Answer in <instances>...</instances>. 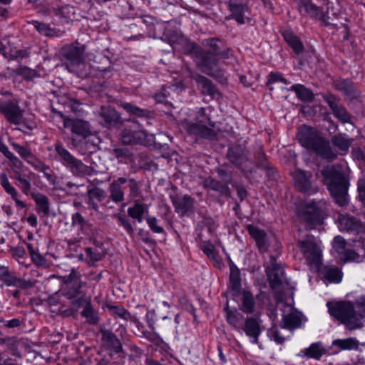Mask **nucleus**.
I'll return each instance as SVG.
<instances>
[{
	"instance_id": "nucleus-13",
	"label": "nucleus",
	"mask_w": 365,
	"mask_h": 365,
	"mask_svg": "<svg viewBox=\"0 0 365 365\" xmlns=\"http://www.w3.org/2000/svg\"><path fill=\"white\" fill-rule=\"evenodd\" d=\"M312 175L310 172L297 170L293 175L294 186L297 190L302 193H314L317 187H313L311 182Z\"/></svg>"
},
{
	"instance_id": "nucleus-15",
	"label": "nucleus",
	"mask_w": 365,
	"mask_h": 365,
	"mask_svg": "<svg viewBox=\"0 0 365 365\" xmlns=\"http://www.w3.org/2000/svg\"><path fill=\"white\" fill-rule=\"evenodd\" d=\"M99 116L103 120V125L106 127H118L123 125L120 115L111 107H102Z\"/></svg>"
},
{
	"instance_id": "nucleus-2",
	"label": "nucleus",
	"mask_w": 365,
	"mask_h": 365,
	"mask_svg": "<svg viewBox=\"0 0 365 365\" xmlns=\"http://www.w3.org/2000/svg\"><path fill=\"white\" fill-rule=\"evenodd\" d=\"M297 137L303 147L322 158L331 162L337 158V154L333 151L329 141L316 129L304 125L299 129Z\"/></svg>"
},
{
	"instance_id": "nucleus-37",
	"label": "nucleus",
	"mask_w": 365,
	"mask_h": 365,
	"mask_svg": "<svg viewBox=\"0 0 365 365\" xmlns=\"http://www.w3.org/2000/svg\"><path fill=\"white\" fill-rule=\"evenodd\" d=\"M147 210L148 208L145 205L136 201L133 207L128 208V214L130 217L137 220L138 222H141L143 216Z\"/></svg>"
},
{
	"instance_id": "nucleus-14",
	"label": "nucleus",
	"mask_w": 365,
	"mask_h": 365,
	"mask_svg": "<svg viewBox=\"0 0 365 365\" xmlns=\"http://www.w3.org/2000/svg\"><path fill=\"white\" fill-rule=\"evenodd\" d=\"M192 78L197 83L202 95L208 96L212 99L221 98V93L210 79L200 74H195Z\"/></svg>"
},
{
	"instance_id": "nucleus-8",
	"label": "nucleus",
	"mask_w": 365,
	"mask_h": 365,
	"mask_svg": "<svg viewBox=\"0 0 365 365\" xmlns=\"http://www.w3.org/2000/svg\"><path fill=\"white\" fill-rule=\"evenodd\" d=\"M85 46L76 42L70 45V73H76L81 78L85 77L86 71Z\"/></svg>"
},
{
	"instance_id": "nucleus-5",
	"label": "nucleus",
	"mask_w": 365,
	"mask_h": 365,
	"mask_svg": "<svg viewBox=\"0 0 365 365\" xmlns=\"http://www.w3.org/2000/svg\"><path fill=\"white\" fill-rule=\"evenodd\" d=\"M81 275L75 269L70 273V315L74 316L79 309H83L91 300L81 290Z\"/></svg>"
},
{
	"instance_id": "nucleus-56",
	"label": "nucleus",
	"mask_w": 365,
	"mask_h": 365,
	"mask_svg": "<svg viewBox=\"0 0 365 365\" xmlns=\"http://www.w3.org/2000/svg\"><path fill=\"white\" fill-rule=\"evenodd\" d=\"M146 221L153 232L155 233H162L164 232L163 227L158 225V220L155 217L147 216Z\"/></svg>"
},
{
	"instance_id": "nucleus-61",
	"label": "nucleus",
	"mask_w": 365,
	"mask_h": 365,
	"mask_svg": "<svg viewBox=\"0 0 365 365\" xmlns=\"http://www.w3.org/2000/svg\"><path fill=\"white\" fill-rule=\"evenodd\" d=\"M240 314L236 312L227 311V320L229 322V324L235 327H237L240 322V319L238 318V315Z\"/></svg>"
},
{
	"instance_id": "nucleus-35",
	"label": "nucleus",
	"mask_w": 365,
	"mask_h": 365,
	"mask_svg": "<svg viewBox=\"0 0 365 365\" xmlns=\"http://www.w3.org/2000/svg\"><path fill=\"white\" fill-rule=\"evenodd\" d=\"M87 195L88 197V203L94 210H97L98 208V204L95 202L94 200H97L98 202H101L106 196V192L103 189L97 187L88 190Z\"/></svg>"
},
{
	"instance_id": "nucleus-54",
	"label": "nucleus",
	"mask_w": 365,
	"mask_h": 365,
	"mask_svg": "<svg viewBox=\"0 0 365 365\" xmlns=\"http://www.w3.org/2000/svg\"><path fill=\"white\" fill-rule=\"evenodd\" d=\"M306 354L311 357L319 359L322 355V349L317 344H312L309 348L306 349Z\"/></svg>"
},
{
	"instance_id": "nucleus-11",
	"label": "nucleus",
	"mask_w": 365,
	"mask_h": 365,
	"mask_svg": "<svg viewBox=\"0 0 365 365\" xmlns=\"http://www.w3.org/2000/svg\"><path fill=\"white\" fill-rule=\"evenodd\" d=\"M133 125L140 128L138 130H133L131 128H125L120 133V140L123 145H137L142 144L147 138L145 130L141 129L142 125L138 121L130 120Z\"/></svg>"
},
{
	"instance_id": "nucleus-38",
	"label": "nucleus",
	"mask_w": 365,
	"mask_h": 365,
	"mask_svg": "<svg viewBox=\"0 0 365 365\" xmlns=\"http://www.w3.org/2000/svg\"><path fill=\"white\" fill-rule=\"evenodd\" d=\"M299 9L301 11L304 10L309 15L319 18L322 13L319 7L312 4L310 0H301Z\"/></svg>"
},
{
	"instance_id": "nucleus-4",
	"label": "nucleus",
	"mask_w": 365,
	"mask_h": 365,
	"mask_svg": "<svg viewBox=\"0 0 365 365\" xmlns=\"http://www.w3.org/2000/svg\"><path fill=\"white\" fill-rule=\"evenodd\" d=\"M330 315L351 330L361 327L359 322L362 316L354 310V305L348 302H339L334 304L327 303Z\"/></svg>"
},
{
	"instance_id": "nucleus-28",
	"label": "nucleus",
	"mask_w": 365,
	"mask_h": 365,
	"mask_svg": "<svg viewBox=\"0 0 365 365\" xmlns=\"http://www.w3.org/2000/svg\"><path fill=\"white\" fill-rule=\"evenodd\" d=\"M127 113L141 118L148 119L152 117L153 113L147 109L140 108L130 103L123 102L120 104Z\"/></svg>"
},
{
	"instance_id": "nucleus-20",
	"label": "nucleus",
	"mask_w": 365,
	"mask_h": 365,
	"mask_svg": "<svg viewBox=\"0 0 365 365\" xmlns=\"http://www.w3.org/2000/svg\"><path fill=\"white\" fill-rule=\"evenodd\" d=\"M125 145L114 147L112 150L113 155L120 163H124L126 164L134 163L135 154L133 152V149L128 148Z\"/></svg>"
},
{
	"instance_id": "nucleus-34",
	"label": "nucleus",
	"mask_w": 365,
	"mask_h": 365,
	"mask_svg": "<svg viewBox=\"0 0 365 365\" xmlns=\"http://www.w3.org/2000/svg\"><path fill=\"white\" fill-rule=\"evenodd\" d=\"M292 91H294L297 97L302 101L312 102L314 99L313 92L301 84H297L292 86Z\"/></svg>"
},
{
	"instance_id": "nucleus-63",
	"label": "nucleus",
	"mask_w": 365,
	"mask_h": 365,
	"mask_svg": "<svg viewBox=\"0 0 365 365\" xmlns=\"http://www.w3.org/2000/svg\"><path fill=\"white\" fill-rule=\"evenodd\" d=\"M18 186L22 190V191L28 194L30 188H31V184L30 182L25 178L19 177L18 179Z\"/></svg>"
},
{
	"instance_id": "nucleus-32",
	"label": "nucleus",
	"mask_w": 365,
	"mask_h": 365,
	"mask_svg": "<svg viewBox=\"0 0 365 365\" xmlns=\"http://www.w3.org/2000/svg\"><path fill=\"white\" fill-rule=\"evenodd\" d=\"M81 315L89 324H97L99 322L98 313L92 305L91 300H90V302L86 304L84 309L81 310Z\"/></svg>"
},
{
	"instance_id": "nucleus-51",
	"label": "nucleus",
	"mask_w": 365,
	"mask_h": 365,
	"mask_svg": "<svg viewBox=\"0 0 365 365\" xmlns=\"http://www.w3.org/2000/svg\"><path fill=\"white\" fill-rule=\"evenodd\" d=\"M346 242L342 237L336 236L334 237L333 241V248L340 255L346 250Z\"/></svg>"
},
{
	"instance_id": "nucleus-3",
	"label": "nucleus",
	"mask_w": 365,
	"mask_h": 365,
	"mask_svg": "<svg viewBox=\"0 0 365 365\" xmlns=\"http://www.w3.org/2000/svg\"><path fill=\"white\" fill-rule=\"evenodd\" d=\"M190 48L197 59V66L202 73L214 78L220 83H226L227 78L224 71L218 67L217 56L205 53V51L195 43L190 44Z\"/></svg>"
},
{
	"instance_id": "nucleus-30",
	"label": "nucleus",
	"mask_w": 365,
	"mask_h": 365,
	"mask_svg": "<svg viewBox=\"0 0 365 365\" xmlns=\"http://www.w3.org/2000/svg\"><path fill=\"white\" fill-rule=\"evenodd\" d=\"M243 330L247 336L253 339V342L257 343L260 334V327L256 319L248 318L245 322Z\"/></svg>"
},
{
	"instance_id": "nucleus-45",
	"label": "nucleus",
	"mask_w": 365,
	"mask_h": 365,
	"mask_svg": "<svg viewBox=\"0 0 365 365\" xmlns=\"http://www.w3.org/2000/svg\"><path fill=\"white\" fill-rule=\"evenodd\" d=\"M106 307L113 312V314L125 319L128 320L131 319V315L128 311L124 309L121 306H113L110 304H106Z\"/></svg>"
},
{
	"instance_id": "nucleus-22",
	"label": "nucleus",
	"mask_w": 365,
	"mask_h": 365,
	"mask_svg": "<svg viewBox=\"0 0 365 365\" xmlns=\"http://www.w3.org/2000/svg\"><path fill=\"white\" fill-rule=\"evenodd\" d=\"M266 273L267 275L268 282L272 289L277 290L284 284H287V282L284 278V272L279 269V271L270 270V269H266Z\"/></svg>"
},
{
	"instance_id": "nucleus-64",
	"label": "nucleus",
	"mask_w": 365,
	"mask_h": 365,
	"mask_svg": "<svg viewBox=\"0 0 365 365\" xmlns=\"http://www.w3.org/2000/svg\"><path fill=\"white\" fill-rule=\"evenodd\" d=\"M86 252L87 255L89 256L91 260H92L93 262L99 261L102 258V255L100 252H96V250L93 251L90 247H87L86 249Z\"/></svg>"
},
{
	"instance_id": "nucleus-33",
	"label": "nucleus",
	"mask_w": 365,
	"mask_h": 365,
	"mask_svg": "<svg viewBox=\"0 0 365 365\" xmlns=\"http://www.w3.org/2000/svg\"><path fill=\"white\" fill-rule=\"evenodd\" d=\"M351 143V139L348 138L345 134L339 133L331 138L332 145L344 153L349 150Z\"/></svg>"
},
{
	"instance_id": "nucleus-55",
	"label": "nucleus",
	"mask_w": 365,
	"mask_h": 365,
	"mask_svg": "<svg viewBox=\"0 0 365 365\" xmlns=\"http://www.w3.org/2000/svg\"><path fill=\"white\" fill-rule=\"evenodd\" d=\"M323 99L328 104L332 113L338 108V107L341 105L339 103V98H336L334 95H327L323 96Z\"/></svg>"
},
{
	"instance_id": "nucleus-40",
	"label": "nucleus",
	"mask_w": 365,
	"mask_h": 365,
	"mask_svg": "<svg viewBox=\"0 0 365 365\" xmlns=\"http://www.w3.org/2000/svg\"><path fill=\"white\" fill-rule=\"evenodd\" d=\"M242 310L248 314L255 311V299L251 292L244 291L242 294Z\"/></svg>"
},
{
	"instance_id": "nucleus-50",
	"label": "nucleus",
	"mask_w": 365,
	"mask_h": 365,
	"mask_svg": "<svg viewBox=\"0 0 365 365\" xmlns=\"http://www.w3.org/2000/svg\"><path fill=\"white\" fill-rule=\"evenodd\" d=\"M13 146L15 149V150L23 158H24L25 160H27V162H29V163H31L33 165L34 164V162L33 160H34L31 153H30V151L25 147H23V146H21L18 144H13Z\"/></svg>"
},
{
	"instance_id": "nucleus-47",
	"label": "nucleus",
	"mask_w": 365,
	"mask_h": 365,
	"mask_svg": "<svg viewBox=\"0 0 365 365\" xmlns=\"http://www.w3.org/2000/svg\"><path fill=\"white\" fill-rule=\"evenodd\" d=\"M324 277L331 282H339L341 280L342 274L339 268H331L325 272Z\"/></svg>"
},
{
	"instance_id": "nucleus-12",
	"label": "nucleus",
	"mask_w": 365,
	"mask_h": 365,
	"mask_svg": "<svg viewBox=\"0 0 365 365\" xmlns=\"http://www.w3.org/2000/svg\"><path fill=\"white\" fill-rule=\"evenodd\" d=\"M202 45L207 49L205 53L219 56L222 58H227L232 52L231 49L227 47L223 41L217 38L205 39L203 41Z\"/></svg>"
},
{
	"instance_id": "nucleus-52",
	"label": "nucleus",
	"mask_w": 365,
	"mask_h": 365,
	"mask_svg": "<svg viewBox=\"0 0 365 365\" xmlns=\"http://www.w3.org/2000/svg\"><path fill=\"white\" fill-rule=\"evenodd\" d=\"M73 222L72 226L73 229H76L77 231L82 230L84 227L86 225V222L84 218L79 213H76L73 215L72 217Z\"/></svg>"
},
{
	"instance_id": "nucleus-48",
	"label": "nucleus",
	"mask_w": 365,
	"mask_h": 365,
	"mask_svg": "<svg viewBox=\"0 0 365 365\" xmlns=\"http://www.w3.org/2000/svg\"><path fill=\"white\" fill-rule=\"evenodd\" d=\"M255 158L256 160V162L254 163L255 166H262V168L268 167L269 163L261 147H259L255 152Z\"/></svg>"
},
{
	"instance_id": "nucleus-41",
	"label": "nucleus",
	"mask_w": 365,
	"mask_h": 365,
	"mask_svg": "<svg viewBox=\"0 0 365 365\" xmlns=\"http://www.w3.org/2000/svg\"><path fill=\"white\" fill-rule=\"evenodd\" d=\"M332 344L339 347L341 350L356 349L359 346V342L354 338H347L345 339H336Z\"/></svg>"
},
{
	"instance_id": "nucleus-26",
	"label": "nucleus",
	"mask_w": 365,
	"mask_h": 365,
	"mask_svg": "<svg viewBox=\"0 0 365 365\" xmlns=\"http://www.w3.org/2000/svg\"><path fill=\"white\" fill-rule=\"evenodd\" d=\"M334 88L341 91L350 99L357 97V93L351 81L347 79H338L334 82Z\"/></svg>"
},
{
	"instance_id": "nucleus-31",
	"label": "nucleus",
	"mask_w": 365,
	"mask_h": 365,
	"mask_svg": "<svg viewBox=\"0 0 365 365\" xmlns=\"http://www.w3.org/2000/svg\"><path fill=\"white\" fill-rule=\"evenodd\" d=\"M282 36L286 42L290 47H292L297 54H299L304 51L303 43L292 31H284L282 32Z\"/></svg>"
},
{
	"instance_id": "nucleus-10",
	"label": "nucleus",
	"mask_w": 365,
	"mask_h": 365,
	"mask_svg": "<svg viewBox=\"0 0 365 365\" xmlns=\"http://www.w3.org/2000/svg\"><path fill=\"white\" fill-rule=\"evenodd\" d=\"M298 246L305 257L312 264H318L321 259L322 251L314 242L313 236H307L304 240H299Z\"/></svg>"
},
{
	"instance_id": "nucleus-29",
	"label": "nucleus",
	"mask_w": 365,
	"mask_h": 365,
	"mask_svg": "<svg viewBox=\"0 0 365 365\" xmlns=\"http://www.w3.org/2000/svg\"><path fill=\"white\" fill-rule=\"evenodd\" d=\"M229 266L230 269V287L234 294L239 293L241 288V277L239 269L235 266L233 262L230 259Z\"/></svg>"
},
{
	"instance_id": "nucleus-27",
	"label": "nucleus",
	"mask_w": 365,
	"mask_h": 365,
	"mask_svg": "<svg viewBox=\"0 0 365 365\" xmlns=\"http://www.w3.org/2000/svg\"><path fill=\"white\" fill-rule=\"evenodd\" d=\"M301 324V314L297 312H291L287 314H284L282 320L281 327L284 329L293 330L300 327Z\"/></svg>"
},
{
	"instance_id": "nucleus-16",
	"label": "nucleus",
	"mask_w": 365,
	"mask_h": 365,
	"mask_svg": "<svg viewBox=\"0 0 365 365\" xmlns=\"http://www.w3.org/2000/svg\"><path fill=\"white\" fill-rule=\"evenodd\" d=\"M175 211L181 216L193 212L194 200L190 196H176L173 199Z\"/></svg>"
},
{
	"instance_id": "nucleus-46",
	"label": "nucleus",
	"mask_w": 365,
	"mask_h": 365,
	"mask_svg": "<svg viewBox=\"0 0 365 365\" xmlns=\"http://www.w3.org/2000/svg\"><path fill=\"white\" fill-rule=\"evenodd\" d=\"M333 114L339 120L344 123H349L351 120L350 114L342 105H340L338 108L333 112Z\"/></svg>"
},
{
	"instance_id": "nucleus-39",
	"label": "nucleus",
	"mask_w": 365,
	"mask_h": 365,
	"mask_svg": "<svg viewBox=\"0 0 365 365\" xmlns=\"http://www.w3.org/2000/svg\"><path fill=\"white\" fill-rule=\"evenodd\" d=\"M299 9L301 11L304 10L309 15L319 18L322 13L319 7L312 4L310 0H301Z\"/></svg>"
},
{
	"instance_id": "nucleus-6",
	"label": "nucleus",
	"mask_w": 365,
	"mask_h": 365,
	"mask_svg": "<svg viewBox=\"0 0 365 365\" xmlns=\"http://www.w3.org/2000/svg\"><path fill=\"white\" fill-rule=\"evenodd\" d=\"M227 159L245 173H251L255 165L248 158V151L241 145H235L230 147L226 154Z\"/></svg>"
},
{
	"instance_id": "nucleus-57",
	"label": "nucleus",
	"mask_w": 365,
	"mask_h": 365,
	"mask_svg": "<svg viewBox=\"0 0 365 365\" xmlns=\"http://www.w3.org/2000/svg\"><path fill=\"white\" fill-rule=\"evenodd\" d=\"M216 172L221 179V182L223 184H226L228 185L232 182V176L231 174L229 173L225 168L222 167L217 168Z\"/></svg>"
},
{
	"instance_id": "nucleus-60",
	"label": "nucleus",
	"mask_w": 365,
	"mask_h": 365,
	"mask_svg": "<svg viewBox=\"0 0 365 365\" xmlns=\"http://www.w3.org/2000/svg\"><path fill=\"white\" fill-rule=\"evenodd\" d=\"M117 218L120 224L126 230L129 235L132 237L134 234V228L130 224L129 220L119 215H117Z\"/></svg>"
},
{
	"instance_id": "nucleus-25",
	"label": "nucleus",
	"mask_w": 365,
	"mask_h": 365,
	"mask_svg": "<svg viewBox=\"0 0 365 365\" xmlns=\"http://www.w3.org/2000/svg\"><path fill=\"white\" fill-rule=\"evenodd\" d=\"M202 185L205 188L216 191L221 195L225 197L230 196V190L228 185L223 184L221 181H218L211 177L206 178L203 181Z\"/></svg>"
},
{
	"instance_id": "nucleus-59",
	"label": "nucleus",
	"mask_w": 365,
	"mask_h": 365,
	"mask_svg": "<svg viewBox=\"0 0 365 365\" xmlns=\"http://www.w3.org/2000/svg\"><path fill=\"white\" fill-rule=\"evenodd\" d=\"M358 197L365 207V178H361L357 182Z\"/></svg>"
},
{
	"instance_id": "nucleus-43",
	"label": "nucleus",
	"mask_w": 365,
	"mask_h": 365,
	"mask_svg": "<svg viewBox=\"0 0 365 365\" xmlns=\"http://www.w3.org/2000/svg\"><path fill=\"white\" fill-rule=\"evenodd\" d=\"M320 20L324 22V25H336L337 15L336 13L334 12L333 8L327 7V10L325 14L322 13L320 15Z\"/></svg>"
},
{
	"instance_id": "nucleus-23",
	"label": "nucleus",
	"mask_w": 365,
	"mask_h": 365,
	"mask_svg": "<svg viewBox=\"0 0 365 365\" xmlns=\"http://www.w3.org/2000/svg\"><path fill=\"white\" fill-rule=\"evenodd\" d=\"M70 125L72 132L82 139L91 135L90 125L87 121L78 118L73 120L70 118Z\"/></svg>"
},
{
	"instance_id": "nucleus-7",
	"label": "nucleus",
	"mask_w": 365,
	"mask_h": 365,
	"mask_svg": "<svg viewBox=\"0 0 365 365\" xmlns=\"http://www.w3.org/2000/svg\"><path fill=\"white\" fill-rule=\"evenodd\" d=\"M299 215L308 230L314 229L317 226L323 224V211L314 201L306 204L300 210Z\"/></svg>"
},
{
	"instance_id": "nucleus-21",
	"label": "nucleus",
	"mask_w": 365,
	"mask_h": 365,
	"mask_svg": "<svg viewBox=\"0 0 365 365\" xmlns=\"http://www.w3.org/2000/svg\"><path fill=\"white\" fill-rule=\"evenodd\" d=\"M125 184V178H118L113 181L110 185L108 190L110 192V199L118 203L124 200V192L122 185Z\"/></svg>"
},
{
	"instance_id": "nucleus-1",
	"label": "nucleus",
	"mask_w": 365,
	"mask_h": 365,
	"mask_svg": "<svg viewBox=\"0 0 365 365\" xmlns=\"http://www.w3.org/2000/svg\"><path fill=\"white\" fill-rule=\"evenodd\" d=\"M324 180L331 197L339 206L349 203V176L338 165H328L321 171Z\"/></svg>"
},
{
	"instance_id": "nucleus-19",
	"label": "nucleus",
	"mask_w": 365,
	"mask_h": 365,
	"mask_svg": "<svg viewBox=\"0 0 365 365\" xmlns=\"http://www.w3.org/2000/svg\"><path fill=\"white\" fill-rule=\"evenodd\" d=\"M247 230L251 237L255 239L259 250L261 252H266L268 248L266 233L252 225H248Z\"/></svg>"
},
{
	"instance_id": "nucleus-62",
	"label": "nucleus",
	"mask_w": 365,
	"mask_h": 365,
	"mask_svg": "<svg viewBox=\"0 0 365 365\" xmlns=\"http://www.w3.org/2000/svg\"><path fill=\"white\" fill-rule=\"evenodd\" d=\"M82 106L83 104L79 101L70 98V106L71 108V110L76 114L81 115L84 113Z\"/></svg>"
},
{
	"instance_id": "nucleus-18",
	"label": "nucleus",
	"mask_w": 365,
	"mask_h": 365,
	"mask_svg": "<svg viewBox=\"0 0 365 365\" xmlns=\"http://www.w3.org/2000/svg\"><path fill=\"white\" fill-rule=\"evenodd\" d=\"M340 229L347 232L360 233L363 229L362 223L356 218L349 215H340L339 217Z\"/></svg>"
},
{
	"instance_id": "nucleus-49",
	"label": "nucleus",
	"mask_w": 365,
	"mask_h": 365,
	"mask_svg": "<svg viewBox=\"0 0 365 365\" xmlns=\"http://www.w3.org/2000/svg\"><path fill=\"white\" fill-rule=\"evenodd\" d=\"M33 25L39 33L45 36H53L56 35V31L45 24L40 23L38 21H34Z\"/></svg>"
},
{
	"instance_id": "nucleus-58",
	"label": "nucleus",
	"mask_w": 365,
	"mask_h": 365,
	"mask_svg": "<svg viewBox=\"0 0 365 365\" xmlns=\"http://www.w3.org/2000/svg\"><path fill=\"white\" fill-rule=\"evenodd\" d=\"M341 259L346 261H359V255L353 250H346L341 255Z\"/></svg>"
},
{
	"instance_id": "nucleus-42",
	"label": "nucleus",
	"mask_w": 365,
	"mask_h": 365,
	"mask_svg": "<svg viewBox=\"0 0 365 365\" xmlns=\"http://www.w3.org/2000/svg\"><path fill=\"white\" fill-rule=\"evenodd\" d=\"M125 183H127L129 188V195L130 198L134 199L135 201H138L137 198L141 196V190L139 183L134 178H125Z\"/></svg>"
},
{
	"instance_id": "nucleus-44",
	"label": "nucleus",
	"mask_w": 365,
	"mask_h": 365,
	"mask_svg": "<svg viewBox=\"0 0 365 365\" xmlns=\"http://www.w3.org/2000/svg\"><path fill=\"white\" fill-rule=\"evenodd\" d=\"M70 169L75 174L84 173L87 167L81 161L70 155Z\"/></svg>"
},
{
	"instance_id": "nucleus-24",
	"label": "nucleus",
	"mask_w": 365,
	"mask_h": 365,
	"mask_svg": "<svg viewBox=\"0 0 365 365\" xmlns=\"http://www.w3.org/2000/svg\"><path fill=\"white\" fill-rule=\"evenodd\" d=\"M102 338L107 349L115 354L123 352L122 344L117 336L110 331H102Z\"/></svg>"
},
{
	"instance_id": "nucleus-9",
	"label": "nucleus",
	"mask_w": 365,
	"mask_h": 365,
	"mask_svg": "<svg viewBox=\"0 0 365 365\" xmlns=\"http://www.w3.org/2000/svg\"><path fill=\"white\" fill-rule=\"evenodd\" d=\"M2 111L10 122L19 125L18 129L21 130H33L36 127V123L32 116H24L21 110L16 107L4 106L2 107Z\"/></svg>"
},
{
	"instance_id": "nucleus-53",
	"label": "nucleus",
	"mask_w": 365,
	"mask_h": 365,
	"mask_svg": "<svg viewBox=\"0 0 365 365\" xmlns=\"http://www.w3.org/2000/svg\"><path fill=\"white\" fill-rule=\"evenodd\" d=\"M1 183L6 192L11 195L13 198L16 197L17 192L16 189L10 184L7 177L5 175L1 176Z\"/></svg>"
},
{
	"instance_id": "nucleus-17",
	"label": "nucleus",
	"mask_w": 365,
	"mask_h": 365,
	"mask_svg": "<svg viewBox=\"0 0 365 365\" xmlns=\"http://www.w3.org/2000/svg\"><path fill=\"white\" fill-rule=\"evenodd\" d=\"M189 133L197 135L202 138L214 140L217 139V133L212 128L200 123H191L187 125Z\"/></svg>"
},
{
	"instance_id": "nucleus-36",
	"label": "nucleus",
	"mask_w": 365,
	"mask_h": 365,
	"mask_svg": "<svg viewBox=\"0 0 365 365\" xmlns=\"http://www.w3.org/2000/svg\"><path fill=\"white\" fill-rule=\"evenodd\" d=\"M230 10L232 12L233 18L239 23L244 24V13L248 10L247 4H230L229 3Z\"/></svg>"
}]
</instances>
